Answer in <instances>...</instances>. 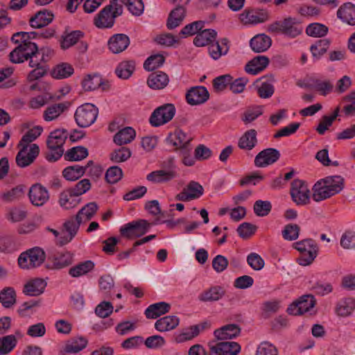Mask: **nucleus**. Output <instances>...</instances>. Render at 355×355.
Wrapping results in <instances>:
<instances>
[{"mask_svg":"<svg viewBox=\"0 0 355 355\" xmlns=\"http://www.w3.org/2000/svg\"><path fill=\"white\" fill-rule=\"evenodd\" d=\"M67 137L68 134L64 129H57L50 133L46 141L49 150L46 155L47 160L55 162L62 156L64 153L63 145Z\"/></svg>","mask_w":355,"mask_h":355,"instance_id":"2","label":"nucleus"},{"mask_svg":"<svg viewBox=\"0 0 355 355\" xmlns=\"http://www.w3.org/2000/svg\"><path fill=\"white\" fill-rule=\"evenodd\" d=\"M175 108L173 104H165L154 110L150 117V123L153 127H159L168 121L174 116Z\"/></svg>","mask_w":355,"mask_h":355,"instance_id":"12","label":"nucleus"},{"mask_svg":"<svg viewBox=\"0 0 355 355\" xmlns=\"http://www.w3.org/2000/svg\"><path fill=\"white\" fill-rule=\"evenodd\" d=\"M53 14L47 10L38 11L30 19L29 23L34 28H41L49 25L53 21Z\"/></svg>","mask_w":355,"mask_h":355,"instance_id":"26","label":"nucleus"},{"mask_svg":"<svg viewBox=\"0 0 355 355\" xmlns=\"http://www.w3.org/2000/svg\"><path fill=\"white\" fill-rule=\"evenodd\" d=\"M88 156V150L83 146L73 147L67 150L64 157L69 161H80Z\"/></svg>","mask_w":355,"mask_h":355,"instance_id":"48","label":"nucleus"},{"mask_svg":"<svg viewBox=\"0 0 355 355\" xmlns=\"http://www.w3.org/2000/svg\"><path fill=\"white\" fill-rule=\"evenodd\" d=\"M46 259L43 249L34 247L21 253L18 258L19 266L22 269L30 270L40 266Z\"/></svg>","mask_w":355,"mask_h":355,"instance_id":"4","label":"nucleus"},{"mask_svg":"<svg viewBox=\"0 0 355 355\" xmlns=\"http://www.w3.org/2000/svg\"><path fill=\"white\" fill-rule=\"evenodd\" d=\"M0 302L5 308H10L16 302V293L13 288L6 287L0 292Z\"/></svg>","mask_w":355,"mask_h":355,"instance_id":"46","label":"nucleus"},{"mask_svg":"<svg viewBox=\"0 0 355 355\" xmlns=\"http://www.w3.org/2000/svg\"><path fill=\"white\" fill-rule=\"evenodd\" d=\"M80 200L69 189L60 193L59 205L64 209H70L78 206Z\"/></svg>","mask_w":355,"mask_h":355,"instance_id":"36","label":"nucleus"},{"mask_svg":"<svg viewBox=\"0 0 355 355\" xmlns=\"http://www.w3.org/2000/svg\"><path fill=\"white\" fill-rule=\"evenodd\" d=\"M177 177L175 170H156L146 175V180L153 184H163L168 182Z\"/></svg>","mask_w":355,"mask_h":355,"instance_id":"23","label":"nucleus"},{"mask_svg":"<svg viewBox=\"0 0 355 355\" xmlns=\"http://www.w3.org/2000/svg\"><path fill=\"white\" fill-rule=\"evenodd\" d=\"M128 8V10L135 16L141 15L144 10V6L141 0H121Z\"/></svg>","mask_w":355,"mask_h":355,"instance_id":"59","label":"nucleus"},{"mask_svg":"<svg viewBox=\"0 0 355 355\" xmlns=\"http://www.w3.org/2000/svg\"><path fill=\"white\" fill-rule=\"evenodd\" d=\"M169 82L168 76L163 71L152 73L148 78L147 84L151 89H162L167 86Z\"/></svg>","mask_w":355,"mask_h":355,"instance_id":"32","label":"nucleus"},{"mask_svg":"<svg viewBox=\"0 0 355 355\" xmlns=\"http://www.w3.org/2000/svg\"><path fill=\"white\" fill-rule=\"evenodd\" d=\"M73 261L72 253L67 251L57 252L49 257L48 268L56 270L62 269L71 265Z\"/></svg>","mask_w":355,"mask_h":355,"instance_id":"19","label":"nucleus"},{"mask_svg":"<svg viewBox=\"0 0 355 355\" xmlns=\"http://www.w3.org/2000/svg\"><path fill=\"white\" fill-rule=\"evenodd\" d=\"M87 340L83 337L73 338L67 342L64 352L68 354H76L86 347Z\"/></svg>","mask_w":355,"mask_h":355,"instance_id":"43","label":"nucleus"},{"mask_svg":"<svg viewBox=\"0 0 355 355\" xmlns=\"http://www.w3.org/2000/svg\"><path fill=\"white\" fill-rule=\"evenodd\" d=\"M205 26L203 21H196L186 25L180 32L182 37L198 34Z\"/></svg>","mask_w":355,"mask_h":355,"instance_id":"58","label":"nucleus"},{"mask_svg":"<svg viewBox=\"0 0 355 355\" xmlns=\"http://www.w3.org/2000/svg\"><path fill=\"white\" fill-rule=\"evenodd\" d=\"M240 333V328L234 324H227L214 331V334L218 340H230Z\"/></svg>","mask_w":355,"mask_h":355,"instance_id":"30","label":"nucleus"},{"mask_svg":"<svg viewBox=\"0 0 355 355\" xmlns=\"http://www.w3.org/2000/svg\"><path fill=\"white\" fill-rule=\"evenodd\" d=\"M204 193L201 184L196 181H191L183 188L181 192L176 194L175 200L182 202H189L200 198Z\"/></svg>","mask_w":355,"mask_h":355,"instance_id":"13","label":"nucleus"},{"mask_svg":"<svg viewBox=\"0 0 355 355\" xmlns=\"http://www.w3.org/2000/svg\"><path fill=\"white\" fill-rule=\"evenodd\" d=\"M338 113L339 107H337L331 116H324L316 128L317 132L321 135H324L338 116Z\"/></svg>","mask_w":355,"mask_h":355,"instance_id":"55","label":"nucleus"},{"mask_svg":"<svg viewBox=\"0 0 355 355\" xmlns=\"http://www.w3.org/2000/svg\"><path fill=\"white\" fill-rule=\"evenodd\" d=\"M355 309V300L348 297L341 300L336 306V313L338 315L345 317L349 315Z\"/></svg>","mask_w":355,"mask_h":355,"instance_id":"45","label":"nucleus"},{"mask_svg":"<svg viewBox=\"0 0 355 355\" xmlns=\"http://www.w3.org/2000/svg\"><path fill=\"white\" fill-rule=\"evenodd\" d=\"M268 31L271 33H282L293 38L302 33V27L295 18L288 17L269 24Z\"/></svg>","mask_w":355,"mask_h":355,"instance_id":"3","label":"nucleus"},{"mask_svg":"<svg viewBox=\"0 0 355 355\" xmlns=\"http://www.w3.org/2000/svg\"><path fill=\"white\" fill-rule=\"evenodd\" d=\"M19 152L15 158L17 165L20 168H25L34 162L40 153V148L36 144L31 146H18Z\"/></svg>","mask_w":355,"mask_h":355,"instance_id":"11","label":"nucleus"},{"mask_svg":"<svg viewBox=\"0 0 355 355\" xmlns=\"http://www.w3.org/2000/svg\"><path fill=\"white\" fill-rule=\"evenodd\" d=\"M94 268V262L90 260H87L71 268L69 270V274L73 277H78L87 274L89 271L92 270Z\"/></svg>","mask_w":355,"mask_h":355,"instance_id":"44","label":"nucleus"},{"mask_svg":"<svg viewBox=\"0 0 355 355\" xmlns=\"http://www.w3.org/2000/svg\"><path fill=\"white\" fill-rule=\"evenodd\" d=\"M98 114V109L92 103L79 106L74 114L76 123L79 127L87 128L93 124Z\"/></svg>","mask_w":355,"mask_h":355,"instance_id":"6","label":"nucleus"},{"mask_svg":"<svg viewBox=\"0 0 355 355\" xmlns=\"http://www.w3.org/2000/svg\"><path fill=\"white\" fill-rule=\"evenodd\" d=\"M84 36L83 32L81 31H72L66 33L62 36L60 41V46L62 49H67L76 44Z\"/></svg>","mask_w":355,"mask_h":355,"instance_id":"42","label":"nucleus"},{"mask_svg":"<svg viewBox=\"0 0 355 355\" xmlns=\"http://www.w3.org/2000/svg\"><path fill=\"white\" fill-rule=\"evenodd\" d=\"M83 89L86 92L96 90L99 87H102L103 90H105L108 87L107 83H104L102 77L98 73L87 74L81 82Z\"/></svg>","mask_w":355,"mask_h":355,"instance_id":"22","label":"nucleus"},{"mask_svg":"<svg viewBox=\"0 0 355 355\" xmlns=\"http://www.w3.org/2000/svg\"><path fill=\"white\" fill-rule=\"evenodd\" d=\"M73 73V68L68 63H62L55 67L52 71V76L56 79H62L69 77Z\"/></svg>","mask_w":355,"mask_h":355,"instance_id":"50","label":"nucleus"},{"mask_svg":"<svg viewBox=\"0 0 355 355\" xmlns=\"http://www.w3.org/2000/svg\"><path fill=\"white\" fill-rule=\"evenodd\" d=\"M171 305L165 302H160L150 304L145 311L147 318L155 319L162 315L169 312Z\"/></svg>","mask_w":355,"mask_h":355,"instance_id":"35","label":"nucleus"},{"mask_svg":"<svg viewBox=\"0 0 355 355\" xmlns=\"http://www.w3.org/2000/svg\"><path fill=\"white\" fill-rule=\"evenodd\" d=\"M340 245L344 249H352L355 248V232L346 231L340 238Z\"/></svg>","mask_w":355,"mask_h":355,"instance_id":"64","label":"nucleus"},{"mask_svg":"<svg viewBox=\"0 0 355 355\" xmlns=\"http://www.w3.org/2000/svg\"><path fill=\"white\" fill-rule=\"evenodd\" d=\"M209 98V93L203 86L191 87L186 94V100L191 105H197L205 103Z\"/></svg>","mask_w":355,"mask_h":355,"instance_id":"18","label":"nucleus"},{"mask_svg":"<svg viewBox=\"0 0 355 355\" xmlns=\"http://www.w3.org/2000/svg\"><path fill=\"white\" fill-rule=\"evenodd\" d=\"M107 45L113 53H119L125 51L130 45V38L125 34H114L110 37Z\"/></svg>","mask_w":355,"mask_h":355,"instance_id":"21","label":"nucleus"},{"mask_svg":"<svg viewBox=\"0 0 355 355\" xmlns=\"http://www.w3.org/2000/svg\"><path fill=\"white\" fill-rule=\"evenodd\" d=\"M295 248L301 252L302 255L298 259V263L302 266L311 264L316 257L318 247L311 239H304L294 243Z\"/></svg>","mask_w":355,"mask_h":355,"instance_id":"7","label":"nucleus"},{"mask_svg":"<svg viewBox=\"0 0 355 355\" xmlns=\"http://www.w3.org/2000/svg\"><path fill=\"white\" fill-rule=\"evenodd\" d=\"M150 227V224L146 220H134L120 228L122 236L132 239L145 234Z\"/></svg>","mask_w":355,"mask_h":355,"instance_id":"10","label":"nucleus"},{"mask_svg":"<svg viewBox=\"0 0 355 355\" xmlns=\"http://www.w3.org/2000/svg\"><path fill=\"white\" fill-rule=\"evenodd\" d=\"M164 60V57L161 54L151 55L144 62V67L148 71H153L162 66Z\"/></svg>","mask_w":355,"mask_h":355,"instance_id":"60","label":"nucleus"},{"mask_svg":"<svg viewBox=\"0 0 355 355\" xmlns=\"http://www.w3.org/2000/svg\"><path fill=\"white\" fill-rule=\"evenodd\" d=\"M337 17L349 25L355 24V6L350 2L344 3L337 11Z\"/></svg>","mask_w":355,"mask_h":355,"instance_id":"33","label":"nucleus"},{"mask_svg":"<svg viewBox=\"0 0 355 355\" xmlns=\"http://www.w3.org/2000/svg\"><path fill=\"white\" fill-rule=\"evenodd\" d=\"M131 156V151L129 148L121 147L114 150L110 154V159L112 162L120 163L126 161Z\"/></svg>","mask_w":355,"mask_h":355,"instance_id":"61","label":"nucleus"},{"mask_svg":"<svg viewBox=\"0 0 355 355\" xmlns=\"http://www.w3.org/2000/svg\"><path fill=\"white\" fill-rule=\"evenodd\" d=\"M269 64V59L265 55H258L249 61L245 67L248 74L256 75L263 71Z\"/></svg>","mask_w":355,"mask_h":355,"instance_id":"25","label":"nucleus"},{"mask_svg":"<svg viewBox=\"0 0 355 355\" xmlns=\"http://www.w3.org/2000/svg\"><path fill=\"white\" fill-rule=\"evenodd\" d=\"M309 87L314 88L322 95L325 96L332 92L334 85L330 80H322L320 79H315L313 80V84Z\"/></svg>","mask_w":355,"mask_h":355,"instance_id":"57","label":"nucleus"},{"mask_svg":"<svg viewBox=\"0 0 355 355\" xmlns=\"http://www.w3.org/2000/svg\"><path fill=\"white\" fill-rule=\"evenodd\" d=\"M186 15V10L183 6H178L171 11L166 21V27L173 30L179 26L184 20Z\"/></svg>","mask_w":355,"mask_h":355,"instance_id":"34","label":"nucleus"},{"mask_svg":"<svg viewBox=\"0 0 355 355\" xmlns=\"http://www.w3.org/2000/svg\"><path fill=\"white\" fill-rule=\"evenodd\" d=\"M11 41L17 46L10 53V60L13 63H21L28 60V58L36 51L37 46L33 42H26L22 40Z\"/></svg>","mask_w":355,"mask_h":355,"instance_id":"5","label":"nucleus"},{"mask_svg":"<svg viewBox=\"0 0 355 355\" xmlns=\"http://www.w3.org/2000/svg\"><path fill=\"white\" fill-rule=\"evenodd\" d=\"M208 355H237L240 345L236 342L211 340L208 343Z\"/></svg>","mask_w":355,"mask_h":355,"instance_id":"9","label":"nucleus"},{"mask_svg":"<svg viewBox=\"0 0 355 355\" xmlns=\"http://www.w3.org/2000/svg\"><path fill=\"white\" fill-rule=\"evenodd\" d=\"M315 304V301L313 295H303L288 307L287 312L293 315H302L313 308Z\"/></svg>","mask_w":355,"mask_h":355,"instance_id":"14","label":"nucleus"},{"mask_svg":"<svg viewBox=\"0 0 355 355\" xmlns=\"http://www.w3.org/2000/svg\"><path fill=\"white\" fill-rule=\"evenodd\" d=\"M240 17L245 24H257L265 22L268 19L269 16L265 10H245Z\"/></svg>","mask_w":355,"mask_h":355,"instance_id":"24","label":"nucleus"},{"mask_svg":"<svg viewBox=\"0 0 355 355\" xmlns=\"http://www.w3.org/2000/svg\"><path fill=\"white\" fill-rule=\"evenodd\" d=\"M280 157L279 150L275 148H266L259 152L254 158V165L263 168L276 162Z\"/></svg>","mask_w":355,"mask_h":355,"instance_id":"17","label":"nucleus"},{"mask_svg":"<svg viewBox=\"0 0 355 355\" xmlns=\"http://www.w3.org/2000/svg\"><path fill=\"white\" fill-rule=\"evenodd\" d=\"M90 164H93V161H89L85 166L78 164L67 166L63 170L62 175L67 180L75 181L81 178L87 172Z\"/></svg>","mask_w":355,"mask_h":355,"instance_id":"27","label":"nucleus"},{"mask_svg":"<svg viewBox=\"0 0 355 355\" xmlns=\"http://www.w3.org/2000/svg\"><path fill=\"white\" fill-rule=\"evenodd\" d=\"M180 320L175 315H167L159 318L155 322V328L160 331H168L174 329L178 324Z\"/></svg>","mask_w":355,"mask_h":355,"instance_id":"37","label":"nucleus"},{"mask_svg":"<svg viewBox=\"0 0 355 355\" xmlns=\"http://www.w3.org/2000/svg\"><path fill=\"white\" fill-rule=\"evenodd\" d=\"M216 32L213 29H205L198 32L193 39V44L196 46H205L215 40Z\"/></svg>","mask_w":355,"mask_h":355,"instance_id":"40","label":"nucleus"},{"mask_svg":"<svg viewBox=\"0 0 355 355\" xmlns=\"http://www.w3.org/2000/svg\"><path fill=\"white\" fill-rule=\"evenodd\" d=\"M300 230V228L297 224L286 225L282 230V236L287 241L296 240L299 236Z\"/></svg>","mask_w":355,"mask_h":355,"instance_id":"62","label":"nucleus"},{"mask_svg":"<svg viewBox=\"0 0 355 355\" xmlns=\"http://www.w3.org/2000/svg\"><path fill=\"white\" fill-rule=\"evenodd\" d=\"M257 90L260 98H268L273 95L275 88L272 83L261 79L259 85H257Z\"/></svg>","mask_w":355,"mask_h":355,"instance_id":"56","label":"nucleus"},{"mask_svg":"<svg viewBox=\"0 0 355 355\" xmlns=\"http://www.w3.org/2000/svg\"><path fill=\"white\" fill-rule=\"evenodd\" d=\"M329 41L327 39H322L317 41L310 47L313 57L319 59L329 49Z\"/></svg>","mask_w":355,"mask_h":355,"instance_id":"52","label":"nucleus"},{"mask_svg":"<svg viewBox=\"0 0 355 355\" xmlns=\"http://www.w3.org/2000/svg\"><path fill=\"white\" fill-rule=\"evenodd\" d=\"M82 223V220H79L77 216H76L75 218H70L64 222L63 227L64 230L69 233V236L68 240L74 238Z\"/></svg>","mask_w":355,"mask_h":355,"instance_id":"54","label":"nucleus"},{"mask_svg":"<svg viewBox=\"0 0 355 355\" xmlns=\"http://www.w3.org/2000/svg\"><path fill=\"white\" fill-rule=\"evenodd\" d=\"M68 108L66 103H60L51 105L46 108L43 118L46 121H51L58 119L62 113Z\"/></svg>","mask_w":355,"mask_h":355,"instance_id":"39","label":"nucleus"},{"mask_svg":"<svg viewBox=\"0 0 355 355\" xmlns=\"http://www.w3.org/2000/svg\"><path fill=\"white\" fill-rule=\"evenodd\" d=\"M191 138L180 129H176L174 132H171L166 137V142L175 148L180 151L188 150L190 148V141Z\"/></svg>","mask_w":355,"mask_h":355,"instance_id":"16","label":"nucleus"},{"mask_svg":"<svg viewBox=\"0 0 355 355\" xmlns=\"http://www.w3.org/2000/svg\"><path fill=\"white\" fill-rule=\"evenodd\" d=\"M344 188V179L340 175L327 176L318 180L312 188V198L319 202L339 193Z\"/></svg>","mask_w":355,"mask_h":355,"instance_id":"1","label":"nucleus"},{"mask_svg":"<svg viewBox=\"0 0 355 355\" xmlns=\"http://www.w3.org/2000/svg\"><path fill=\"white\" fill-rule=\"evenodd\" d=\"M28 198L33 205L42 207L49 201L50 195L46 187L41 184L36 183L30 187Z\"/></svg>","mask_w":355,"mask_h":355,"instance_id":"15","label":"nucleus"},{"mask_svg":"<svg viewBox=\"0 0 355 355\" xmlns=\"http://www.w3.org/2000/svg\"><path fill=\"white\" fill-rule=\"evenodd\" d=\"M46 282L40 278L28 282L24 286L23 293L28 296H38L44 293Z\"/></svg>","mask_w":355,"mask_h":355,"instance_id":"28","label":"nucleus"},{"mask_svg":"<svg viewBox=\"0 0 355 355\" xmlns=\"http://www.w3.org/2000/svg\"><path fill=\"white\" fill-rule=\"evenodd\" d=\"M17 338L14 335H8L0 338V355L10 353L17 345Z\"/></svg>","mask_w":355,"mask_h":355,"instance_id":"51","label":"nucleus"},{"mask_svg":"<svg viewBox=\"0 0 355 355\" xmlns=\"http://www.w3.org/2000/svg\"><path fill=\"white\" fill-rule=\"evenodd\" d=\"M135 68L133 61H123L119 64L116 68V76L122 79H128L133 73Z\"/></svg>","mask_w":355,"mask_h":355,"instance_id":"47","label":"nucleus"},{"mask_svg":"<svg viewBox=\"0 0 355 355\" xmlns=\"http://www.w3.org/2000/svg\"><path fill=\"white\" fill-rule=\"evenodd\" d=\"M136 137L135 130L131 127L120 130L114 137V141L119 146L130 143Z\"/></svg>","mask_w":355,"mask_h":355,"instance_id":"41","label":"nucleus"},{"mask_svg":"<svg viewBox=\"0 0 355 355\" xmlns=\"http://www.w3.org/2000/svg\"><path fill=\"white\" fill-rule=\"evenodd\" d=\"M257 144V131L250 129L241 137L238 142V146L242 150H250L255 147Z\"/></svg>","mask_w":355,"mask_h":355,"instance_id":"38","label":"nucleus"},{"mask_svg":"<svg viewBox=\"0 0 355 355\" xmlns=\"http://www.w3.org/2000/svg\"><path fill=\"white\" fill-rule=\"evenodd\" d=\"M225 294L224 288L219 286H211L198 295V300L203 302L218 301Z\"/></svg>","mask_w":355,"mask_h":355,"instance_id":"29","label":"nucleus"},{"mask_svg":"<svg viewBox=\"0 0 355 355\" xmlns=\"http://www.w3.org/2000/svg\"><path fill=\"white\" fill-rule=\"evenodd\" d=\"M114 21V16L112 15V5L106 6L94 19V24L98 28H110Z\"/></svg>","mask_w":355,"mask_h":355,"instance_id":"20","label":"nucleus"},{"mask_svg":"<svg viewBox=\"0 0 355 355\" xmlns=\"http://www.w3.org/2000/svg\"><path fill=\"white\" fill-rule=\"evenodd\" d=\"M290 193L293 201L298 206L310 203L311 192L307 184L303 180H294L291 183Z\"/></svg>","mask_w":355,"mask_h":355,"instance_id":"8","label":"nucleus"},{"mask_svg":"<svg viewBox=\"0 0 355 355\" xmlns=\"http://www.w3.org/2000/svg\"><path fill=\"white\" fill-rule=\"evenodd\" d=\"M98 206L96 202H89L79 210L76 214L79 220H82L83 223L89 220L96 214Z\"/></svg>","mask_w":355,"mask_h":355,"instance_id":"49","label":"nucleus"},{"mask_svg":"<svg viewBox=\"0 0 355 355\" xmlns=\"http://www.w3.org/2000/svg\"><path fill=\"white\" fill-rule=\"evenodd\" d=\"M123 176L122 169L117 166L110 167L105 173V179L110 184L119 182Z\"/></svg>","mask_w":355,"mask_h":355,"instance_id":"63","label":"nucleus"},{"mask_svg":"<svg viewBox=\"0 0 355 355\" xmlns=\"http://www.w3.org/2000/svg\"><path fill=\"white\" fill-rule=\"evenodd\" d=\"M271 44V38L266 34L257 35L250 42V47L256 53L266 51L270 47Z\"/></svg>","mask_w":355,"mask_h":355,"instance_id":"31","label":"nucleus"},{"mask_svg":"<svg viewBox=\"0 0 355 355\" xmlns=\"http://www.w3.org/2000/svg\"><path fill=\"white\" fill-rule=\"evenodd\" d=\"M328 28L324 24L320 23H313L309 24L306 29L308 35L314 37H322L328 33Z\"/></svg>","mask_w":355,"mask_h":355,"instance_id":"53","label":"nucleus"}]
</instances>
